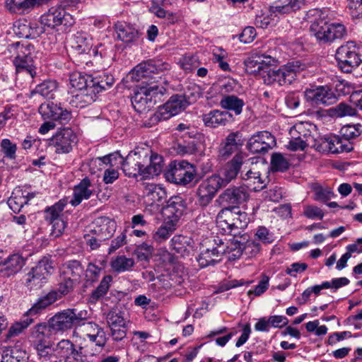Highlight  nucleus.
<instances>
[{
  "instance_id": "nucleus-64",
  "label": "nucleus",
  "mask_w": 362,
  "mask_h": 362,
  "mask_svg": "<svg viewBox=\"0 0 362 362\" xmlns=\"http://www.w3.org/2000/svg\"><path fill=\"white\" fill-rule=\"evenodd\" d=\"M347 8L353 18L362 17V0H346Z\"/></svg>"
},
{
  "instance_id": "nucleus-59",
  "label": "nucleus",
  "mask_w": 362,
  "mask_h": 362,
  "mask_svg": "<svg viewBox=\"0 0 362 362\" xmlns=\"http://www.w3.org/2000/svg\"><path fill=\"white\" fill-rule=\"evenodd\" d=\"M34 321L33 318H25L20 322L13 324L6 334V339H11L19 335L24 329L27 328Z\"/></svg>"
},
{
  "instance_id": "nucleus-11",
  "label": "nucleus",
  "mask_w": 362,
  "mask_h": 362,
  "mask_svg": "<svg viewBox=\"0 0 362 362\" xmlns=\"http://www.w3.org/2000/svg\"><path fill=\"white\" fill-rule=\"evenodd\" d=\"M304 93L306 100L315 105H330L337 101L335 93L327 86L306 89Z\"/></svg>"
},
{
  "instance_id": "nucleus-29",
  "label": "nucleus",
  "mask_w": 362,
  "mask_h": 362,
  "mask_svg": "<svg viewBox=\"0 0 362 362\" xmlns=\"http://www.w3.org/2000/svg\"><path fill=\"white\" fill-rule=\"evenodd\" d=\"M90 180L86 177L74 187L73 198L70 201L72 206H78L83 199L90 197L93 194V190L90 189Z\"/></svg>"
},
{
  "instance_id": "nucleus-44",
  "label": "nucleus",
  "mask_w": 362,
  "mask_h": 362,
  "mask_svg": "<svg viewBox=\"0 0 362 362\" xmlns=\"http://www.w3.org/2000/svg\"><path fill=\"white\" fill-rule=\"evenodd\" d=\"M69 83L71 88L76 91H90L91 93V83L90 80L82 76L80 73H73L69 77Z\"/></svg>"
},
{
  "instance_id": "nucleus-5",
  "label": "nucleus",
  "mask_w": 362,
  "mask_h": 362,
  "mask_svg": "<svg viewBox=\"0 0 362 362\" xmlns=\"http://www.w3.org/2000/svg\"><path fill=\"white\" fill-rule=\"evenodd\" d=\"M195 175L196 170L193 165L185 160L171 162L165 172L168 181L183 186L190 183L194 179Z\"/></svg>"
},
{
  "instance_id": "nucleus-1",
  "label": "nucleus",
  "mask_w": 362,
  "mask_h": 362,
  "mask_svg": "<svg viewBox=\"0 0 362 362\" xmlns=\"http://www.w3.org/2000/svg\"><path fill=\"white\" fill-rule=\"evenodd\" d=\"M170 68L168 63L161 61L149 60L144 62L136 66L132 71V80L141 82L139 84L148 97L151 98L153 104L156 103V98L166 93V88L157 83V78L160 73L169 70Z\"/></svg>"
},
{
  "instance_id": "nucleus-19",
  "label": "nucleus",
  "mask_w": 362,
  "mask_h": 362,
  "mask_svg": "<svg viewBox=\"0 0 362 362\" xmlns=\"http://www.w3.org/2000/svg\"><path fill=\"white\" fill-rule=\"evenodd\" d=\"M144 159L138 153H130L124 158L122 169L125 175L136 177L139 175L143 176L144 173Z\"/></svg>"
},
{
  "instance_id": "nucleus-27",
  "label": "nucleus",
  "mask_w": 362,
  "mask_h": 362,
  "mask_svg": "<svg viewBox=\"0 0 362 362\" xmlns=\"http://www.w3.org/2000/svg\"><path fill=\"white\" fill-rule=\"evenodd\" d=\"M117 38L124 43L136 42L139 38V31L125 22H117L115 25Z\"/></svg>"
},
{
  "instance_id": "nucleus-39",
  "label": "nucleus",
  "mask_w": 362,
  "mask_h": 362,
  "mask_svg": "<svg viewBox=\"0 0 362 362\" xmlns=\"http://www.w3.org/2000/svg\"><path fill=\"white\" fill-rule=\"evenodd\" d=\"M115 79L111 75L104 74L98 78H90V83H91V93L95 95L102 90L110 88L112 86Z\"/></svg>"
},
{
  "instance_id": "nucleus-14",
  "label": "nucleus",
  "mask_w": 362,
  "mask_h": 362,
  "mask_svg": "<svg viewBox=\"0 0 362 362\" xmlns=\"http://www.w3.org/2000/svg\"><path fill=\"white\" fill-rule=\"evenodd\" d=\"M243 163V156L237 153L230 162L226 164L223 169L218 174H214L212 176L216 180L219 179V185L221 188L225 187L236 178Z\"/></svg>"
},
{
  "instance_id": "nucleus-48",
  "label": "nucleus",
  "mask_w": 362,
  "mask_h": 362,
  "mask_svg": "<svg viewBox=\"0 0 362 362\" xmlns=\"http://www.w3.org/2000/svg\"><path fill=\"white\" fill-rule=\"evenodd\" d=\"M77 285H78V284L74 282L73 279H69L60 275L57 290L51 291L50 292L55 293L58 300L60 299L62 296H64L72 292Z\"/></svg>"
},
{
  "instance_id": "nucleus-23",
  "label": "nucleus",
  "mask_w": 362,
  "mask_h": 362,
  "mask_svg": "<svg viewBox=\"0 0 362 362\" xmlns=\"http://www.w3.org/2000/svg\"><path fill=\"white\" fill-rule=\"evenodd\" d=\"M84 269L78 260H71L64 263L60 269V275L79 284Z\"/></svg>"
},
{
  "instance_id": "nucleus-58",
  "label": "nucleus",
  "mask_w": 362,
  "mask_h": 362,
  "mask_svg": "<svg viewBox=\"0 0 362 362\" xmlns=\"http://www.w3.org/2000/svg\"><path fill=\"white\" fill-rule=\"evenodd\" d=\"M65 206V203L64 201H59L52 206L47 209L45 211V217L47 221L49 222L53 221L54 220L61 218L60 214L64 210Z\"/></svg>"
},
{
  "instance_id": "nucleus-30",
  "label": "nucleus",
  "mask_w": 362,
  "mask_h": 362,
  "mask_svg": "<svg viewBox=\"0 0 362 362\" xmlns=\"http://www.w3.org/2000/svg\"><path fill=\"white\" fill-rule=\"evenodd\" d=\"M34 196L33 193L30 194L21 189H16L8 199V204L14 212H19L21 208L27 204Z\"/></svg>"
},
{
  "instance_id": "nucleus-37",
  "label": "nucleus",
  "mask_w": 362,
  "mask_h": 362,
  "mask_svg": "<svg viewBox=\"0 0 362 362\" xmlns=\"http://www.w3.org/2000/svg\"><path fill=\"white\" fill-rule=\"evenodd\" d=\"M243 180L247 182L246 188H249L255 192L262 190L266 186V180H263L261 177V175L258 171L248 170L243 177Z\"/></svg>"
},
{
  "instance_id": "nucleus-20",
  "label": "nucleus",
  "mask_w": 362,
  "mask_h": 362,
  "mask_svg": "<svg viewBox=\"0 0 362 362\" xmlns=\"http://www.w3.org/2000/svg\"><path fill=\"white\" fill-rule=\"evenodd\" d=\"M92 37L87 33L77 32L71 39L70 46L72 52L76 54H90L91 52L95 53L96 52L92 50Z\"/></svg>"
},
{
  "instance_id": "nucleus-18",
  "label": "nucleus",
  "mask_w": 362,
  "mask_h": 362,
  "mask_svg": "<svg viewBox=\"0 0 362 362\" xmlns=\"http://www.w3.org/2000/svg\"><path fill=\"white\" fill-rule=\"evenodd\" d=\"M185 209V202L181 197H171L163 207L162 214L165 220L177 224Z\"/></svg>"
},
{
  "instance_id": "nucleus-13",
  "label": "nucleus",
  "mask_w": 362,
  "mask_h": 362,
  "mask_svg": "<svg viewBox=\"0 0 362 362\" xmlns=\"http://www.w3.org/2000/svg\"><path fill=\"white\" fill-rule=\"evenodd\" d=\"M214 242L216 247L207 248L199 255L197 261L202 267L218 262L224 254L230 252V246L226 245L221 240H214Z\"/></svg>"
},
{
  "instance_id": "nucleus-8",
  "label": "nucleus",
  "mask_w": 362,
  "mask_h": 362,
  "mask_svg": "<svg viewBox=\"0 0 362 362\" xmlns=\"http://www.w3.org/2000/svg\"><path fill=\"white\" fill-rule=\"evenodd\" d=\"M220 189L219 179L216 180L211 175L203 180L196 189L197 204L203 208L206 207Z\"/></svg>"
},
{
  "instance_id": "nucleus-46",
  "label": "nucleus",
  "mask_w": 362,
  "mask_h": 362,
  "mask_svg": "<svg viewBox=\"0 0 362 362\" xmlns=\"http://www.w3.org/2000/svg\"><path fill=\"white\" fill-rule=\"evenodd\" d=\"M274 9L275 6H271L268 11L257 15L255 21V25L263 29L268 28L274 22V17L279 14L277 11H274Z\"/></svg>"
},
{
  "instance_id": "nucleus-34",
  "label": "nucleus",
  "mask_w": 362,
  "mask_h": 362,
  "mask_svg": "<svg viewBox=\"0 0 362 362\" xmlns=\"http://www.w3.org/2000/svg\"><path fill=\"white\" fill-rule=\"evenodd\" d=\"M229 246L230 252H235V254H233L235 257H239L243 254L247 257H253L258 254L260 250L259 245L253 241L247 242L243 248L240 247V243L238 242L230 243Z\"/></svg>"
},
{
  "instance_id": "nucleus-51",
  "label": "nucleus",
  "mask_w": 362,
  "mask_h": 362,
  "mask_svg": "<svg viewBox=\"0 0 362 362\" xmlns=\"http://www.w3.org/2000/svg\"><path fill=\"white\" fill-rule=\"evenodd\" d=\"M146 192L148 197L154 202H160L166 198L165 189L160 185L155 184H148L146 187Z\"/></svg>"
},
{
  "instance_id": "nucleus-35",
  "label": "nucleus",
  "mask_w": 362,
  "mask_h": 362,
  "mask_svg": "<svg viewBox=\"0 0 362 362\" xmlns=\"http://www.w3.org/2000/svg\"><path fill=\"white\" fill-rule=\"evenodd\" d=\"M28 356L25 351L18 347H8L3 351L1 362H27Z\"/></svg>"
},
{
  "instance_id": "nucleus-43",
  "label": "nucleus",
  "mask_w": 362,
  "mask_h": 362,
  "mask_svg": "<svg viewBox=\"0 0 362 362\" xmlns=\"http://www.w3.org/2000/svg\"><path fill=\"white\" fill-rule=\"evenodd\" d=\"M220 105L223 108L233 110L236 115H240L245 103L235 95H227L221 100Z\"/></svg>"
},
{
  "instance_id": "nucleus-10",
  "label": "nucleus",
  "mask_w": 362,
  "mask_h": 362,
  "mask_svg": "<svg viewBox=\"0 0 362 362\" xmlns=\"http://www.w3.org/2000/svg\"><path fill=\"white\" fill-rule=\"evenodd\" d=\"M76 143V136L70 128H64L58 131L50 139L49 144L54 148L56 153H68L73 144Z\"/></svg>"
},
{
  "instance_id": "nucleus-49",
  "label": "nucleus",
  "mask_w": 362,
  "mask_h": 362,
  "mask_svg": "<svg viewBox=\"0 0 362 362\" xmlns=\"http://www.w3.org/2000/svg\"><path fill=\"white\" fill-rule=\"evenodd\" d=\"M57 88V83L55 81L47 80L37 85L33 93H38L45 98H52Z\"/></svg>"
},
{
  "instance_id": "nucleus-28",
  "label": "nucleus",
  "mask_w": 362,
  "mask_h": 362,
  "mask_svg": "<svg viewBox=\"0 0 362 362\" xmlns=\"http://www.w3.org/2000/svg\"><path fill=\"white\" fill-rule=\"evenodd\" d=\"M56 300H57V294L54 292H49L47 295L40 298L26 312V318L37 316Z\"/></svg>"
},
{
  "instance_id": "nucleus-57",
  "label": "nucleus",
  "mask_w": 362,
  "mask_h": 362,
  "mask_svg": "<svg viewBox=\"0 0 362 362\" xmlns=\"http://www.w3.org/2000/svg\"><path fill=\"white\" fill-rule=\"evenodd\" d=\"M313 190L314 192L313 199L315 201L326 202L334 196V192L329 187H323L315 185L313 186Z\"/></svg>"
},
{
  "instance_id": "nucleus-50",
  "label": "nucleus",
  "mask_w": 362,
  "mask_h": 362,
  "mask_svg": "<svg viewBox=\"0 0 362 362\" xmlns=\"http://www.w3.org/2000/svg\"><path fill=\"white\" fill-rule=\"evenodd\" d=\"M59 18L58 7H52L49 11L40 17V23L45 27L57 28Z\"/></svg>"
},
{
  "instance_id": "nucleus-63",
  "label": "nucleus",
  "mask_w": 362,
  "mask_h": 362,
  "mask_svg": "<svg viewBox=\"0 0 362 362\" xmlns=\"http://www.w3.org/2000/svg\"><path fill=\"white\" fill-rule=\"evenodd\" d=\"M16 145L12 143L9 139H4L1 141V151L4 153L5 158L10 160H14L16 156Z\"/></svg>"
},
{
  "instance_id": "nucleus-2",
  "label": "nucleus",
  "mask_w": 362,
  "mask_h": 362,
  "mask_svg": "<svg viewBox=\"0 0 362 362\" xmlns=\"http://www.w3.org/2000/svg\"><path fill=\"white\" fill-rule=\"evenodd\" d=\"M327 14L318 8L310 9L307 13L310 21V30L320 42H331L343 38L346 34V29L343 24L332 23L327 25L325 21Z\"/></svg>"
},
{
  "instance_id": "nucleus-32",
  "label": "nucleus",
  "mask_w": 362,
  "mask_h": 362,
  "mask_svg": "<svg viewBox=\"0 0 362 362\" xmlns=\"http://www.w3.org/2000/svg\"><path fill=\"white\" fill-rule=\"evenodd\" d=\"M132 103L136 111L142 112L148 110L153 106L151 98L148 97L140 85L138 90L132 98Z\"/></svg>"
},
{
  "instance_id": "nucleus-3",
  "label": "nucleus",
  "mask_w": 362,
  "mask_h": 362,
  "mask_svg": "<svg viewBox=\"0 0 362 362\" xmlns=\"http://www.w3.org/2000/svg\"><path fill=\"white\" fill-rule=\"evenodd\" d=\"M54 354L49 356L51 362H91L90 357L94 353L88 354L83 348L76 349L75 345L68 339H62L57 343L53 350Z\"/></svg>"
},
{
  "instance_id": "nucleus-6",
  "label": "nucleus",
  "mask_w": 362,
  "mask_h": 362,
  "mask_svg": "<svg viewBox=\"0 0 362 362\" xmlns=\"http://www.w3.org/2000/svg\"><path fill=\"white\" fill-rule=\"evenodd\" d=\"M335 57L339 67L344 73H351L361 63L356 44L354 41H348L341 45L336 51Z\"/></svg>"
},
{
  "instance_id": "nucleus-61",
  "label": "nucleus",
  "mask_w": 362,
  "mask_h": 362,
  "mask_svg": "<svg viewBox=\"0 0 362 362\" xmlns=\"http://www.w3.org/2000/svg\"><path fill=\"white\" fill-rule=\"evenodd\" d=\"M329 114L332 117H341L346 115H353L355 114V110L351 106L340 103L329 110Z\"/></svg>"
},
{
  "instance_id": "nucleus-4",
  "label": "nucleus",
  "mask_w": 362,
  "mask_h": 362,
  "mask_svg": "<svg viewBox=\"0 0 362 362\" xmlns=\"http://www.w3.org/2000/svg\"><path fill=\"white\" fill-rule=\"evenodd\" d=\"M17 45L18 47V53L13 61L17 75L16 81L24 76L28 80H31L36 74L33 57V52L32 51L33 47L30 45L20 46L18 44Z\"/></svg>"
},
{
  "instance_id": "nucleus-60",
  "label": "nucleus",
  "mask_w": 362,
  "mask_h": 362,
  "mask_svg": "<svg viewBox=\"0 0 362 362\" xmlns=\"http://www.w3.org/2000/svg\"><path fill=\"white\" fill-rule=\"evenodd\" d=\"M102 268L95 264L89 263L85 271V281L88 284H93L99 279Z\"/></svg>"
},
{
  "instance_id": "nucleus-47",
  "label": "nucleus",
  "mask_w": 362,
  "mask_h": 362,
  "mask_svg": "<svg viewBox=\"0 0 362 362\" xmlns=\"http://www.w3.org/2000/svg\"><path fill=\"white\" fill-rule=\"evenodd\" d=\"M134 260L124 255L117 256L110 262L113 271L121 273L130 270L134 266Z\"/></svg>"
},
{
  "instance_id": "nucleus-53",
  "label": "nucleus",
  "mask_w": 362,
  "mask_h": 362,
  "mask_svg": "<svg viewBox=\"0 0 362 362\" xmlns=\"http://www.w3.org/2000/svg\"><path fill=\"white\" fill-rule=\"evenodd\" d=\"M226 217H228L227 214L224 209H222L216 217L217 226L220 228L224 233L230 234L234 236L236 235L238 232L235 231L234 228H232V226L230 225L231 223Z\"/></svg>"
},
{
  "instance_id": "nucleus-24",
  "label": "nucleus",
  "mask_w": 362,
  "mask_h": 362,
  "mask_svg": "<svg viewBox=\"0 0 362 362\" xmlns=\"http://www.w3.org/2000/svg\"><path fill=\"white\" fill-rule=\"evenodd\" d=\"M116 223L107 218H100L96 222L94 228L91 230L93 235L98 237L99 240H105L110 237L115 230Z\"/></svg>"
},
{
  "instance_id": "nucleus-26",
  "label": "nucleus",
  "mask_w": 362,
  "mask_h": 362,
  "mask_svg": "<svg viewBox=\"0 0 362 362\" xmlns=\"http://www.w3.org/2000/svg\"><path fill=\"white\" fill-rule=\"evenodd\" d=\"M231 117V115L226 111L218 110H212L202 115V121L205 126L216 128L219 126H225Z\"/></svg>"
},
{
  "instance_id": "nucleus-17",
  "label": "nucleus",
  "mask_w": 362,
  "mask_h": 362,
  "mask_svg": "<svg viewBox=\"0 0 362 362\" xmlns=\"http://www.w3.org/2000/svg\"><path fill=\"white\" fill-rule=\"evenodd\" d=\"M39 112L44 119H51L59 121L61 123L66 122L71 118V113L66 109L57 105L52 101H47L41 104Z\"/></svg>"
},
{
  "instance_id": "nucleus-54",
  "label": "nucleus",
  "mask_w": 362,
  "mask_h": 362,
  "mask_svg": "<svg viewBox=\"0 0 362 362\" xmlns=\"http://www.w3.org/2000/svg\"><path fill=\"white\" fill-rule=\"evenodd\" d=\"M272 169L274 171L284 172L289 168V163L281 153H274L271 158Z\"/></svg>"
},
{
  "instance_id": "nucleus-41",
  "label": "nucleus",
  "mask_w": 362,
  "mask_h": 362,
  "mask_svg": "<svg viewBox=\"0 0 362 362\" xmlns=\"http://www.w3.org/2000/svg\"><path fill=\"white\" fill-rule=\"evenodd\" d=\"M176 226L175 223L164 219L163 223L153 233V240L158 243L166 240L175 230Z\"/></svg>"
},
{
  "instance_id": "nucleus-12",
  "label": "nucleus",
  "mask_w": 362,
  "mask_h": 362,
  "mask_svg": "<svg viewBox=\"0 0 362 362\" xmlns=\"http://www.w3.org/2000/svg\"><path fill=\"white\" fill-rule=\"evenodd\" d=\"M276 146L274 136L267 131L259 132L249 139L247 148L252 153H264Z\"/></svg>"
},
{
  "instance_id": "nucleus-36",
  "label": "nucleus",
  "mask_w": 362,
  "mask_h": 362,
  "mask_svg": "<svg viewBox=\"0 0 362 362\" xmlns=\"http://www.w3.org/2000/svg\"><path fill=\"white\" fill-rule=\"evenodd\" d=\"M24 264V259L20 255L14 254L4 261V270L7 276H11L21 271Z\"/></svg>"
},
{
  "instance_id": "nucleus-38",
  "label": "nucleus",
  "mask_w": 362,
  "mask_h": 362,
  "mask_svg": "<svg viewBox=\"0 0 362 362\" xmlns=\"http://www.w3.org/2000/svg\"><path fill=\"white\" fill-rule=\"evenodd\" d=\"M112 276L111 275H105L100 281L99 285L91 292L90 295V301L95 303L103 298L110 289Z\"/></svg>"
},
{
  "instance_id": "nucleus-9",
  "label": "nucleus",
  "mask_w": 362,
  "mask_h": 362,
  "mask_svg": "<svg viewBox=\"0 0 362 362\" xmlns=\"http://www.w3.org/2000/svg\"><path fill=\"white\" fill-rule=\"evenodd\" d=\"M54 267L52 262L47 258H43L37 265L28 272L25 284L30 288L41 287L48 276L52 273Z\"/></svg>"
},
{
  "instance_id": "nucleus-25",
  "label": "nucleus",
  "mask_w": 362,
  "mask_h": 362,
  "mask_svg": "<svg viewBox=\"0 0 362 362\" xmlns=\"http://www.w3.org/2000/svg\"><path fill=\"white\" fill-rule=\"evenodd\" d=\"M223 209L228 216L226 218L231 223L230 225L235 231H238V229H243L247 226L248 218L245 212H242L235 206H226Z\"/></svg>"
},
{
  "instance_id": "nucleus-45",
  "label": "nucleus",
  "mask_w": 362,
  "mask_h": 362,
  "mask_svg": "<svg viewBox=\"0 0 362 362\" xmlns=\"http://www.w3.org/2000/svg\"><path fill=\"white\" fill-rule=\"evenodd\" d=\"M58 11L59 21H58L57 30L63 33L67 32L74 25L75 20L65 8L59 6Z\"/></svg>"
},
{
  "instance_id": "nucleus-56",
  "label": "nucleus",
  "mask_w": 362,
  "mask_h": 362,
  "mask_svg": "<svg viewBox=\"0 0 362 362\" xmlns=\"http://www.w3.org/2000/svg\"><path fill=\"white\" fill-rule=\"evenodd\" d=\"M304 0H288L286 4L275 6L274 11H277L279 14H286L298 10L303 4Z\"/></svg>"
},
{
  "instance_id": "nucleus-31",
  "label": "nucleus",
  "mask_w": 362,
  "mask_h": 362,
  "mask_svg": "<svg viewBox=\"0 0 362 362\" xmlns=\"http://www.w3.org/2000/svg\"><path fill=\"white\" fill-rule=\"evenodd\" d=\"M146 161H149L148 165L144 164V173L143 177L148 178L160 173L163 169V158L156 153H152L149 158L146 156L143 158Z\"/></svg>"
},
{
  "instance_id": "nucleus-21",
  "label": "nucleus",
  "mask_w": 362,
  "mask_h": 362,
  "mask_svg": "<svg viewBox=\"0 0 362 362\" xmlns=\"http://www.w3.org/2000/svg\"><path fill=\"white\" fill-rule=\"evenodd\" d=\"M242 134L240 132L230 133L221 144L218 151V156L223 160L228 158L238 148L243 145Z\"/></svg>"
},
{
  "instance_id": "nucleus-7",
  "label": "nucleus",
  "mask_w": 362,
  "mask_h": 362,
  "mask_svg": "<svg viewBox=\"0 0 362 362\" xmlns=\"http://www.w3.org/2000/svg\"><path fill=\"white\" fill-rule=\"evenodd\" d=\"M189 104V102L187 101L185 95H174L159 107V110L151 117L150 120L152 124L167 120L183 111Z\"/></svg>"
},
{
  "instance_id": "nucleus-16",
  "label": "nucleus",
  "mask_w": 362,
  "mask_h": 362,
  "mask_svg": "<svg viewBox=\"0 0 362 362\" xmlns=\"http://www.w3.org/2000/svg\"><path fill=\"white\" fill-rule=\"evenodd\" d=\"M249 193L245 186L230 187L224 190L218 197L216 202L221 205H238L247 201Z\"/></svg>"
},
{
  "instance_id": "nucleus-42",
  "label": "nucleus",
  "mask_w": 362,
  "mask_h": 362,
  "mask_svg": "<svg viewBox=\"0 0 362 362\" xmlns=\"http://www.w3.org/2000/svg\"><path fill=\"white\" fill-rule=\"evenodd\" d=\"M54 332H55L52 327H51V325L49 321L47 324L44 322L36 325L32 329L31 337L37 341L42 342L46 339L49 338Z\"/></svg>"
},
{
  "instance_id": "nucleus-62",
  "label": "nucleus",
  "mask_w": 362,
  "mask_h": 362,
  "mask_svg": "<svg viewBox=\"0 0 362 362\" xmlns=\"http://www.w3.org/2000/svg\"><path fill=\"white\" fill-rule=\"evenodd\" d=\"M98 160L105 165H109L110 168H112L115 166H122L124 158L117 151L103 157L98 158Z\"/></svg>"
},
{
  "instance_id": "nucleus-33",
  "label": "nucleus",
  "mask_w": 362,
  "mask_h": 362,
  "mask_svg": "<svg viewBox=\"0 0 362 362\" xmlns=\"http://www.w3.org/2000/svg\"><path fill=\"white\" fill-rule=\"evenodd\" d=\"M310 124L308 123H298L293 127L290 131L291 136H295L298 137L303 144H305L308 146L314 145L315 138L311 134V132L308 128Z\"/></svg>"
},
{
  "instance_id": "nucleus-55",
  "label": "nucleus",
  "mask_w": 362,
  "mask_h": 362,
  "mask_svg": "<svg viewBox=\"0 0 362 362\" xmlns=\"http://www.w3.org/2000/svg\"><path fill=\"white\" fill-rule=\"evenodd\" d=\"M107 322L110 327L121 325H126L127 320L124 318V313L119 310H110L106 317Z\"/></svg>"
},
{
  "instance_id": "nucleus-22",
  "label": "nucleus",
  "mask_w": 362,
  "mask_h": 362,
  "mask_svg": "<svg viewBox=\"0 0 362 362\" xmlns=\"http://www.w3.org/2000/svg\"><path fill=\"white\" fill-rule=\"evenodd\" d=\"M69 312V309L64 310L62 312L57 313L49 319L51 327H52L55 332L68 330L74 325L73 318Z\"/></svg>"
},
{
  "instance_id": "nucleus-40",
  "label": "nucleus",
  "mask_w": 362,
  "mask_h": 362,
  "mask_svg": "<svg viewBox=\"0 0 362 362\" xmlns=\"http://www.w3.org/2000/svg\"><path fill=\"white\" fill-rule=\"evenodd\" d=\"M92 93L90 91H76V93L73 91L69 103L77 108L84 107L94 100L95 95L93 96Z\"/></svg>"
},
{
  "instance_id": "nucleus-52",
  "label": "nucleus",
  "mask_w": 362,
  "mask_h": 362,
  "mask_svg": "<svg viewBox=\"0 0 362 362\" xmlns=\"http://www.w3.org/2000/svg\"><path fill=\"white\" fill-rule=\"evenodd\" d=\"M5 6L8 11L16 13H21L32 8L30 0H5Z\"/></svg>"
},
{
  "instance_id": "nucleus-15",
  "label": "nucleus",
  "mask_w": 362,
  "mask_h": 362,
  "mask_svg": "<svg viewBox=\"0 0 362 362\" xmlns=\"http://www.w3.org/2000/svg\"><path fill=\"white\" fill-rule=\"evenodd\" d=\"M305 69V64L300 61H293L275 69L276 84L285 86L291 84L296 78V74Z\"/></svg>"
}]
</instances>
